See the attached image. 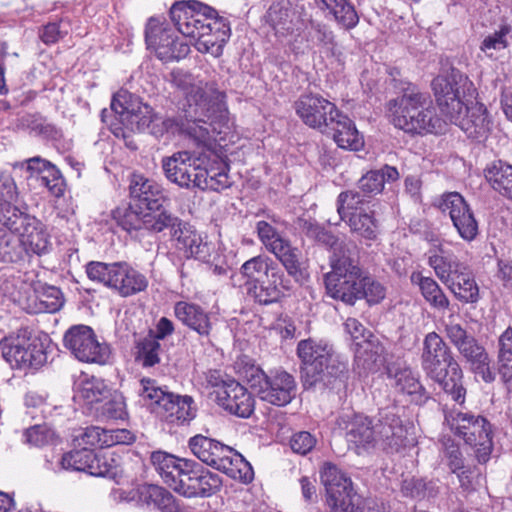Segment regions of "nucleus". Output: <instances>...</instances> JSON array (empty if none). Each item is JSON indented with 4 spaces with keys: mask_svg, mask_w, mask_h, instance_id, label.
I'll return each instance as SVG.
<instances>
[{
    "mask_svg": "<svg viewBox=\"0 0 512 512\" xmlns=\"http://www.w3.org/2000/svg\"><path fill=\"white\" fill-rule=\"evenodd\" d=\"M376 443V425H372L368 417L354 415V446L357 448V453H361L360 449L373 448Z\"/></svg>",
    "mask_w": 512,
    "mask_h": 512,
    "instance_id": "obj_46",
    "label": "nucleus"
},
{
    "mask_svg": "<svg viewBox=\"0 0 512 512\" xmlns=\"http://www.w3.org/2000/svg\"><path fill=\"white\" fill-rule=\"evenodd\" d=\"M221 477L194 460L184 463V474L176 493L187 498H206L220 491Z\"/></svg>",
    "mask_w": 512,
    "mask_h": 512,
    "instance_id": "obj_15",
    "label": "nucleus"
},
{
    "mask_svg": "<svg viewBox=\"0 0 512 512\" xmlns=\"http://www.w3.org/2000/svg\"><path fill=\"white\" fill-rule=\"evenodd\" d=\"M446 286L457 299L465 303H475L479 299L478 285L468 269L457 274Z\"/></svg>",
    "mask_w": 512,
    "mask_h": 512,
    "instance_id": "obj_45",
    "label": "nucleus"
},
{
    "mask_svg": "<svg viewBox=\"0 0 512 512\" xmlns=\"http://www.w3.org/2000/svg\"><path fill=\"white\" fill-rule=\"evenodd\" d=\"M262 386L257 389V396L262 401L278 407L288 405L296 395L295 379L284 370L271 371Z\"/></svg>",
    "mask_w": 512,
    "mask_h": 512,
    "instance_id": "obj_22",
    "label": "nucleus"
},
{
    "mask_svg": "<svg viewBox=\"0 0 512 512\" xmlns=\"http://www.w3.org/2000/svg\"><path fill=\"white\" fill-rule=\"evenodd\" d=\"M509 32L510 28L504 26L500 30L487 35L481 43V51H483L488 57H493L494 51L505 49L508 46L507 35Z\"/></svg>",
    "mask_w": 512,
    "mask_h": 512,
    "instance_id": "obj_57",
    "label": "nucleus"
},
{
    "mask_svg": "<svg viewBox=\"0 0 512 512\" xmlns=\"http://www.w3.org/2000/svg\"><path fill=\"white\" fill-rule=\"evenodd\" d=\"M0 350L6 362L16 369H38L47 361L43 343L31 337L27 329H20L4 337L0 341Z\"/></svg>",
    "mask_w": 512,
    "mask_h": 512,
    "instance_id": "obj_10",
    "label": "nucleus"
},
{
    "mask_svg": "<svg viewBox=\"0 0 512 512\" xmlns=\"http://www.w3.org/2000/svg\"><path fill=\"white\" fill-rule=\"evenodd\" d=\"M23 259V249L18 241L0 229V262L17 263Z\"/></svg>",
    "mask_w": 512,
    "mask_h": 512,
    "instance_id": "obj_53",
    "label": "nucleus"
},
{
    "mask_svg": "<svg viewBox=\"0 0 512 512\" xmlns=\"http://www.w3.org/2000/svg\"><path fill=\"white\" fill-rule=\"evenodd\" d=\"M282 264L288 276L299 282L304 278V270L301 267L300 251L293 246L291 241L281 237L267 249Z\"/></svg>",
    "mask_w": 512,
    "mask_h": 512,
    "instance_id": "obj_34",
    "label": "nucleus"
},
{
    "mask_svg": "<svg viewBox=\"0 0 512 512\" xmlns=\"http://www.w3.org/2000/svg\"><path fill=\"white\" fill-rule=\"evenodd\" d=\"M189 448L200 461L232 479L244 484L254 479L251 464L240 453L216 439L197 434L190 438Z\"/></svg>",
    "mask_w": 512,
    "mask_h": 512,
    "instance_id": "obj_6",
    "label": "nucleus"
},
{
    "mask_svg": "<svg viewBox=\"0 0 512 512\" xmlns=\"http://www.w3.org/2000/svg\"><path fill=\"white\" fill-rule=\"evenodd\" d=\"M376 438L387 452H397L404 446L405 429L399 418L392 417L376 424Z\"/></svg>",
    "mask_w": 512,
    "mask_h": 512,
    "instance_id": "obj_37",
    "label": "nucleus"
},
{
    "mask_svg": "<svg viewBox=\"0 0 512 512\" xmlns=\"http://www.w3.org/2000/svg\"><path fill=\"white\" fill-rule=\"evenodd\" d=\"M300 227L305 235L319 244L326 247H333L336 243L335 236L316 222L310 220H300Z\"/></svg>",
    "mask_w": 512,
    "mask_h": 512,
    "instance_id": "obj_55",
    "label": "nucleus"
},
{
    "mask_svg": "<svg viewBox=\"0 0 512 512\" xmlns=\"http://www.w3.org/2000/svg\"><path fill=\"white\" fill-rule=\"evenodd\" d=\"M210 103L203 108L193 106L184 108V124L182 135L193 140L198 146H206L210 142V125L205 117L209 112Z\"/></svg>",
    "mask_w": 512,
    "mask_h": 512,
    "instance_id": "obj_30",
    "label": "nucleus"
},
{
    "mask_svg": "<svg viewBox=\"0 0 512 512\" xmlns=\"http://www.w3.org/2000/svg\"><path fill=\"white\" fill-rule=\"evenodd\" d=\"M350 266V261L347 259L343 262V266L333 265L332 271L325 276L327 293L346 306L352 304V270Z\"/></svg>",
    "mask_w": 512,
    "mask_h": 512,
    "instance_id": "obj_28",
    "label": "nucleus"
},
{
    "mask_svg": "<svg viewBox=\"0 0 512 512\" xmlns=\"http://www.w3.org/2000/svg\"><path fill=\"white\" fill-rule=\"evenodd\" d=\"M235 369L238 377L257 394V389L263 387L262 384L267 376L262 368L249 359L242 358L236 362Z\"/></svg>",
    "mask_w": 512,
    "mask_h": 512,
    "instance_id": "obj_49",
    "label": "nucleus"
},
{
    "mask_svg": "<svg viewBox=\"0 0 512 512\" xmlns=\"http://www.w3.org/2000/svg\"><path fill=\"white\" fill-rule=\"evenodd\" d=\"M428 264L434 270L439 280L447 285L459 273H462L467 267L443 245H435L427 252Z\"/></svg>",
    "mask_w": 512,
    "mask_h": 512,
    "instance_id": "obj_29",
    "label": "nucleus"
},
{
    "mask_svg": "<svg viewBox=\"0 0 512 512\" xmlns=\"http://www.w3.org/2000/svg\"><path fill=\"white\" fill-rule=\"evenodd\" d=\"M64 347L79 361L105 364L110 357L108 344L99 342L93 329L79 324L70 327L63 337Z\"/></svg>",
    "mask_w": 512,
    "mask_h": 512,
    "instance_id": "obj_12",
    "label": "nucleus"
},
{
    "mask_svg": "<svg viewBox=\"0 0 512 512\" xmlns=\"http://www.w3.org/2000/svg\"><path fill=\"white\" fill-rule=\"evenodd\" d=\"M24 435L28 443L39 447L47 444L52 439L53 433L46 426L34 425L28 428Z\"/></svg>",
    "mask_w": 512,
    "mask_h": 512,
    "instance_id": "obj_62",
    "label": "nucleus"
},
{
    "mask_svg": "<svg viewBox=\"0 0 512 512\" xmlns=\"http://www.w3.org/2000/svg\"><path fill=\"white\" fill-rule=\"evenodd\" d=\"M484 173L495 191L512 199V165L501 160L493 161L487 165Z\"/></svg>",
    "mask_w": 512,
    "mask_h": 512,
    "instance_id": "obj_38",
    "label": "nucleus"
},
{
    "mask_svg": "<svg viewBox=\"0 0 512 512\" xmlns=\"http://www.w3.org/2000/svg\"><path fill=\"white\" fill-rule=\"evenodd\" d=\"M421 363L427 376L437 382L453 401L464 403L466 389L462 384V370L450 348L436 332H430L424 338Z\"/></svg>",
    "mask_w": 512,
    "mask_h": 512,
    "instance_id": "obj_2",
    "label": "nucleus"
},
{
    "mask_svg": "<svg viewBox=\"0 0 512 512\" xmlns=\"http://www.w3.org/2000/svg\"><path fill=\"white\" fill-rule=\"evenodd\" d=\"M472 83L459 70L450 69L438 75L432 81V88L438 106L445 117L452 115L457 109H462L463 98Z\"/></svg>",
    "mask_w": 512,
    "mask_h": 512,
    "instance_id": "obj_13",
    "label": "nucleus"
},
{
    "mask_svg": "<svg viewBox=\"0 0 512 512\" xmlns=\"http://www.w3.org/2000/svg\"><path fill=\"white\" fill-rule=\"evenodd\" d=\"M354 231H357L366 239H374L377 234V225L370 213L361 211L358 214V220H354Z\"/></svg>",
    "mask_w": 512,
    "mask_h": 512,
    "instance_id": "obj_61",
    "label": "nucleus"
},
{
    "mask_svg": "<svg viewBox=\"0 0 512 512\" xmlns=\"http://www.w3.org/2000/svg\"><path fill=\"white\" fill-rule=\"evenodd\" d=\"M354 267V300L365 299L369 305L380 303L386 295L385 287L371 276H361Z\"/></svg>",
    "mask_w": 512,
    "mask_h": 512,
    "instance_id": "obj_39",
    "label": "nucleus"
},
{
    "mask_svg": "<svg viewBox=\"0 0 512 512\" xmlns=\"http://www.w3.org/2000/svg\"><path fill=\"white\" fill-rule=\"evenodd\" d=\"M165 177L180 188L219 191L229 187L225 172L202 167L200 158L189 151H178L161 161Z\"/></svg>",
    "mask_w": 512,
    "mask_h": 512,
    "instance_id": "obj_5",
    "label": "nucleus"
},
{
    "mask_svg": "<svg viewBox=\"0 0 512 512\" xmlns=\"http://www.w3.org/2000/svg\"><path fill=\"white\" fill-rule=\"evenodd\" d=\"M447 119L459 126L468 137L474 139L485 137L491 127L487 109L480 103H475L471 107L463 104L462 109H457L455 112H452V115Z\"/></svg>",
    "mask_w": 512,
    "mask_h": 512,
    "instance_id": "obj_25",
    "label": "nucleus"
},
{
    "mask_svg": "<svg viewBox=\"0 0 512 512\" xmlns=\"http://www.w3.org/2000/svg\"><path fill=\"white\" fill-rule=\"evenodd\" d=\"M129 197L134 205L146 212L159 211L168 201L164 188L141 174H132Z\"/></svg>",
    "mask_w": 512,
    "mask_h": 512,
    "instance_id": "obj_21",
    "label": "nucleus"
},
{
    "mask_svg": "<svg viewBox=\"0 0 512 512\" xmlns=\"http://www.w3.org/2000/svg\"><path fill=\"white\" fill-rule=\"evenodd\" d=\"M109 390L102 379L84 377L75 384L74 399L85 404H95L108 397Z\"/></svg>",
    "mask_w": 512,
    "mask_h": 512,
    "instance_id": "obj_40",
    "label": "nucleus"
},
{
    "mask_svg": "<svg viewBox=\"0 0 512 512\" xmlns=\"http://www.w3.org/2000/svg\"><path fill=\"white\" fill-rule=\"evenodd\" d=\"M358 188L364 195L379 194L384 188L383 177L378 170L369 171L358 181Z\"/></svg>",
    "mask_w": 512,
    "mask_h": 512,
    "instance_id": "obj_58",
    "label": "nucleus"
},
{
    "mask_svg": "<svg viewBox=\"0 0 512 512\" xmlns=\"http://www.w3.org/2000/svg\"><path fill=\"white\" fill-rule=\"evenodd\" d=\"M411 281L419 285L422 296L431 307L437 310H445L449 307L448 297L433 278L414 273L411 276Z\"/></svg>",
    "mask_w": 512,
    "mask_h": 512,
    "instance_id": "obj_42",
    "label": "nucleus"
},
{
    "mask_svg": "<svg viewBox=\"0 0 512 512\" xmlns=\"http://www.w3.org/2000/svg\"><path fill=\"white\" fill-rule=\"evenodd\" d=\"M295 110L300 119L312 128L327 127L340 117L335 104L318 94L301 95L295 102Z\"/></svg>",
    "mask_w": 512,
    "mask_h": 512,
    "instance_id": "obj_19",
    "label": "nucleus"
},
{
    "mask_svg": "<svg viewBox=\"0 0 512 512\" xmlns=\"http://www.w3.org/2000/svg\"><path fill=\"white\" fill-rule=\"evenodd\" d=\"M319 8L329 9L346 28L352 27V6L347 0H315Z\"/></svg>",
    "mask_w": 512,
    "mask_h": 512,
    "instance_id": "obj_54",
    "label": "nucleus"
},
{
    "mask_svg": "<svg viewBox=\"0 0 512 512\" xmlns=\"http://www.w3.org/2000/svg\"><path fill=\"white\" fill-rule=\"evenodd\" d=\"M169 15L178 32L190 38L198 52L215 58L223 54L231 28L215 9L196 0L178 1L170 8Z\"/></svg>",
    "mask_w": 512,
    "mask_h": 512,
    "instance_id": "obj_1",
    "label": "nucleus"
},
{
    "mask_svg": "<svg viewBox=\"0 0 512 512\" xmlns=\"http://www.w3.org/2000/svg\"><path fill=\"white\" fill-rule=\"evenodd\" d=\"M112 217L127 232L145 228L146 225V211L138 208L131 200L128 205L113 210Z\"/></svg>",
    "mask_w": 512,
    "mask_h": 512,
    "instance_id": "obj_44",
    "label": "nucleus"
},
{
    "mask_svg": "<svg viewBox=\"0 0 512 512\" xmlns=\"http://www.w3.org/2000/svg\"><path fill=\"white\" fill-rule=\"evenodd\" d=\"M182 224L183 221L180 218L163 208L159 211L146 212L145 229L148 231L160 233L165 229H170L173 237V232L177 231Z\"/></svg>",
    "mask_w": 512,
    "mask_h": 512,
    "instance_id": "obj_47",
    "label": "nucleus"
},
{
    "mask_svg": "<svg viewBox=\"0 0 512 512\" xmlns=\"http://www.w3.org/2000/svg\"><path fill=\"white\" fill-rule=\"evenodd\" d=\"M0 223L12 233L20 236L21 242L37 255L45 254L51 247L50 235L46 226L36 217L26 212L6 217L0 215Z\"/></svg>",
    "mask_w": 512,
    "mask_h": 512,
    "instance_id": "obj_14",
    "label": "nucleus"
},
{
    "mask_svg": "<svg viewBox=\"0 0 512 512\" xmlns=\"http://www.w3.org/2000/svg\"><path fill=\"white\" fill-rule=\"evenodd\" d=\"M150 460L163 482L176 491L184 474V463L189 462V459L178 458L165 451H154Z\"/></svg>",
    "mask_w": 512,
    "mask_h": 512,
    "instance_id": "obj_31",
    "label": "nucleus"
},
{
    "mask_svg": "<svg viewBox=\"0 0 512 512\" xmlns=\"http://www.w3.org/2000/svg\"><path fill=\"white\" fill-rule=\"evenodd\" d=\"M255 229L259 240L265 246L266 250L282 237L278 230L267 221H258Z\"/></svg>",
    "mask_w": 512,
    "mask_h": 512,
    "instance_id": "obj_63",
    "label": "nucleus"
},
{
    "mask_svg": "<svg viewBox=\"0 0 512 512\" xmlns=\"http://www.w3.org/2000/svg\"><path fill=\"white\" fill-rule=\"evenodd\" d=\"M453 316L449 317L448 322L445 324L446 337L454 345L456 349L461 348V345L471 336L467 331L458 323H454Z\"/></svg>",
    "mask_w": 512,
    "mask_h": 512,
    "instance_id": "obj_64",
    "label": "nucleus"
},
{
    "mask_svg": "<svg viewBox=\"0 0 512 512\" xmlns=\"http://www.w3.org/2000/svg\"><path fill=\"white\" fill-rule=\"evenodd\" d=\"M172 239L175 241L177 250L186 258H194L203 262L209 261L211 255L210 245L189 224L183 222L181 227L173 232Z\"/></svg>",
    "mask_w": 512,
    "mask_h": 512,
    "instance_id": "obj_26",
    "label": "nucleus"
},
{
    "mask_svg": "<svg viewBox=\"0 0 512 512\" xmlns=\"http://www.w3.org/2000/svg\"><path fill=\"white\" fill-rule=\"evenodd\" d=\"M94 460L95 452L84 448L64 454L60 463L65 470L81 471L92 475Z\"/></svg>",
    "mask_w": 512,
    "mask_h": 512,
    "instance_id": "obj_48",
    "label": "nucleus"
},
{
    "mask_svg": "<svg viewBox=\"0 0 512 512\" xmlns=\"http://www.w3.org/2000/svg\"><path fill=\"white\" fill-rule=\"evenodd\" d=\"M359 327L362 326L354 323V361L365 370L377 371L384 362V348L370 332L367 336L363 334L359 339L355 335L360 330Z\"/></svg>",
    "mask_w": 512,
    "mask_h": 512,
    "instance_id": "obj_27",
    "label": "nucleus"
},
{
    "mask_svg": "<svg viewBox=\"0 0 512 512\" xmlns=\"http://www.w3.org/2000/svg\"><path fill=\"white\" fill-rule=\"evenodd\" d=\"M86 273L90 280L103 284L122 297L144 292L149 284L145 274L125 261H92L86 265Z\"/></svg>",
    "mask_w": 512,
    "mask_h": 512,
    "instance_id": "obj_8",
    "label": "nucleus"
},
{
    "mask_svg": "<svg viewBox=\"0 0 512 512\" xmlns=\"http://www.w3.org/2000/svg\"><path fill=\"white\" fill-rule=\"evenodd\" d=\"M111 109L120 116H126L132 129L135 126L137 131L153 135L158 114L150 105L142 103L138 97L127 90H120L113 96Z\"/></svg>",
    "mask_w": 512,
    "mask_h": 512,
    "instance_id": "obj_18",
    "label": "nucleus"
},
{
    "mask_svg": "<svg viewBox=\"0 0 512 512\" xmlns=\"http://www.w3.org/2000/svg\"><path fill=\"white\" fill-rule=\"evenodd\" d=\"M239 273L244 281L247 294L260 305L278 302L285 292L291 290L290 279L279 265L269 256L260 254L245 261Z\"/></svg>",
    "mask_w": 512,
    "mask_h": 512,
    "instance_id": "obj_4",
    "label": "nucleus"
},
{
    "mask_svg": "<svg viewBox=\"0 0 512 512\" xmlns=\"http://www.w3.org/2000/svg\"><path fill=\"white\" fill-rule=\"evenodd\" d=\"M161 353V344L152 333L136 341L135 361L144 368L154 367L156 364L160 363Z\"/></svg>",
    "mask_w": 512,
    "mask_h": 512,
    "instance_id": "obj_43",
    "label": "nucleus"
},
{
    "mask_svg": "<svg viewBox=\"0 0 512 512\" xmlns=\"http://www.w3.org/2000/svg\"><path fill=\"white\" fill-rule=\"evenodd\" d=\"M138 502L162 512H188L165 488L154 484H143L137 488Z\"/></svg>",
    "mask_w": 512,
    "mask_h": 512,
    "instance_id": "obj_32",
    "label": "nucleus"
},
{
    "mask_svg": "<svg viewBox=\"0 0 512 512\" xmlns=\"http://www.w3.org/2000/svg\"><path fill=\"white\" fill-rule=\"evenodd\" d=\"M439 209L447 213L459 236L466 241H472L478 234V223L465 199L457 192L442 196Z\"/></svg>",
    "mask_w": 512,
    "mask_h": 512,
    "instance_id": "obj_20",
    "label": "nucleus"
},
{
    "mask_svg": "<svg viewBox=\"0 0 512 512\" xmlns=\"http://www.w3.org/2000/svg\"><path fill=\"white\" fill-rule=\"evenodd\" d=\"M184 116L181 118L168 117L162 118L158 115L156 128H154L153 136L161 137L165 133L181 134L183 131Z\"/></svg>",
    "mask_w": 512,
    "mask_h": 512,
    "instance_id": "obj_60",
    "label": "nucleus"
},
{
    "mask_svg": "<svg viewBox=\"0 0 512 512\" xmlns=\"http://www.w3.org/2000/svg\"><path fill=\"white\" fill-rule=\"evenodd\" d=\"M316 442V438L310 432L300 431L291 437L290 447L293 452L306 455L315 447Z\"/></svg>",
    "mask_w": 512,
    "mask_h": 512,
    "instance_id": "obj_59",
    "label": "nucleus"
},
{
    "mask_svg": "<svg viewBox=\"0 0 512 512\" xmlns=\"http://www.w3.org/2000/svg\"><path fill=\"white\" fill-rule=\"evenodd\" d=\"M331 512H352V481L338 466L323 463L319 471Z\"/></svg>",
    "mask_w": 512,
    "mask_h": 512,
    "instance_id": "obj_16",
    "label": "nucleus"
},
{
    "mask_svg": "<svg viewBox=\"0 0 512 512\" xmlns=\"http://www.w3.org/2000/svg\"><path fill=\"white\" fill-rule=\"evenodd\" d=\"M334 130V141L343 149L350 150L352 148V128L351 120L340 113V117L331 124Z\"/></svg>",
    "mask_w": 512,
    "mask_h": 512,
    "instance_id": "obj_56",
    "label": "nucleus"
},
{
    "mask_svg": "<svg viewBox=\"0 0 512 512\" xmlns=\"http://www.w3.org/2000/svg\"><path fill=\"white\" fill-rule=\"evenodd\" d=\"M388 111L393 125L406 133L438 134L444 130L429 97L410 84L402 95L389 101Z\"/></svg>",
    "mask_w": 512,
    "mask_h": 512,
    "instance_id": "obj_3",
    "label": "nucleus"
},
{
    "mask_svg": "<svg viewBox=\"0 0 512 512\" xmlns=\"http://www.w3.org/2000/svg\"><path fill=\"white\" fill-rule=\"evenodd\" d=\"M174 313L179 321L196 331L200 336H209L212 324L208 313L201 306L179 301L174 306Z\"/></svg>",
    "mask_w": 512,
    "mask_h": 512,
    "instance_id": "obj_35",
    "label": "nucleus"
},
{
    "mask_svg": "<svg viewBox=\"0 0 512 512\" xmlns=\"http://www.w3.org/2000/svg\"><path fill=\"white\" fill-rule=\"evenodd\" d=\"M463 358L470 364L471 369L479 375L483 381L491 382L494 376L489 368V357L483 346L477 340L470 336L462 345L457 349Z\"/></svg>",
    "mask_w": 512,
    "mask_h": 512,
    "instance_id": "obj_36",
    "label": "nucleus"
},
{
    "mask_svg": "<svg viewBox=\"0 0 512 512\" xmlns=\"http://www.w3.org/2000/svg\"><path fill=\"white\" fill-rule=\"evenodd\" d=\"M39 301V310L54 313L64 304V298L61 290L55 286L43 285L37 291Z\"/></svg>",
    "mask_w": 512,
    "mask_h": 512,
    "instance_id": "obj_52",
    "label": "nucleus"
},
{
    "mask_svg": "<svg viewBox=\"0 0 512 512\" xmlns=\"http://www.w3.org/2000/svg\"><path fill=\"white\" fill-rule=\"evenodd\" d=\"M138 394L142 404L166 422L182 425L196 417L197 409L191 396L165 391L154 379H141Z\"/></svg>",
    "mask_w": 512,
    "mask_h": 512,
    "instance_id": "obj_7",
    "label": "nucleus"
},
{
    "mask_svg": "<svg viewBox=\"0 0 512 512\" xmlns=\"http://www.w3.org/2000/svg\"><path fill=\"white\" fill-rule=\"evenodd\" d=\"M169 81L184 93L188 107L200 106L203 108L210 103L211 94L214 92L212 84L181 69L173 70L169 74Z\"/></svg>",
    "mask_w": 512,
    "mask_h": 512,
    "instance_id": "obj_24",
    "label": "nucleus"
},
{
    "mask_svg": "<svg viewBox=\"0 0 512 512\" xmlns=\"http://www.w3.org/2000/svg\"><path fill=\"white\" fill-rule=\"evenodd\" d=\"M16 184L8 175L0 176V215L9 217L15 214H21L19 208L12 205L17 198Z\"/></svg>",
    "mask_w": 512,
    "mask_h": 512,
    "instance_id": "obj_50",
    "label": "nucleus"
},
{
    "mask_svg": "<svg viewBox=\"0 0 512 512\" xmlns=\"http://www.w3.org/2000/svg\"><path fill=\"white\" fill-rule=\"evenodd\" d=\"M332 348L313 339L301 340L297 345V355L301 359V378L304 388L308 389L321 382L325 377V365L331 358Z\"/></svg>",
    "mask_w": 512,
    "mask_h": 512,
    "instance_id": "obj_17",
    "label": "nucleus"
},
{
    "mask_svg": "<svg viewBox=\"0 0 512 512\" xmlns=\"http://www.w3.org/2000/svg\"><path fill=\"white\" fill-rule=\"evenodd\" d=\"M498 365L501 378L512 374V328H507L498 341Z\"/></svg>",
    "mask_w": 512,
    "mask_h": 512,
    "instance_id": "obj_51",
    "label": "nucleus"
},
{
    "mask_svg": "<svg viewBox=\"0 0 512 512\" xmlns=\"http://www.w3.org/2000/svg\"><path fill=\"white\" fill-rule=\"evenodd\" d=\"M387 375L394 379V385L399 391L413 396L416 402H423L427 399L426 391L418 377L405 363L395 362L388 365Z\"/></svg>",
    "mask_w": 512,
    "mask_h": 512,
    "instance_id": "obj_33",
    "label": "nucleus"
},
{
    "mask_svg": "<svg viewBox=\"0 0 512 512\" xmlns=\"http://www.w3.org/2000/svg\"><path fill=\"white\" fill-rule=\"evenodd\" d=\"M145 42L162 62L179 61L190 53V45L158 17H150L145 27Z\"/></svg>",
    "mask_w": 512,
    "mask_h": 512,
    "instance_id": "obj_11",
    "label": "nucleus"
},
{
    "mask_svg": "<svg viewBox=\"0 0 512 512\" xmlns=\"http://www.w3.org/2000/svg\"><path fill=\"white\" fill-rule=\"evenodd\" d=\"M216 394L218 404L238 417L248 418L255 409V400L251 393L235 380L223 383Z\"/></svg>",
    "mask_w": 512,
    "mask_h": 512,
    "instance_id": "obj_23",
    "label": "nucleus"
},
{
    "mask_svg": "<svg viewBox=\"0 0 512 512\" xmlns=\"http://www.w3.org/2000/svg\"><path fill=\"white\" fill-rule=\"evenodd\" d=\"M445 422L451 431L475 449L480 463H486L493 448L491 425L480 415L452 410L446 412Z\"/></svg>",
    "mask_w": 512,
    "mask_h": 512,
    "instance_id": "obj_9",
    "label": "nucleus"
},
{
    "mask_svg": "<svg viewBox=\"0 0 512 512\" xmlns=\"http://www.w3.org/2000/svg\"><path fill=\"white\" fill-rule=\"evenodd\" d=\"M122 458L115 452L95 453L92 476L108 477L119 482L124 476Z\"/></svg>",
    "mask_w": 512,
    "mask_h": 512,
    "instance_id": "obj_41",
    "label": "nucleus"
}]
</instances>
